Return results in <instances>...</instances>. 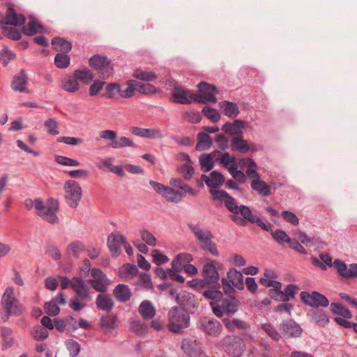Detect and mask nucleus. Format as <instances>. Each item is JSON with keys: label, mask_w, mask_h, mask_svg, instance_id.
I'll list each match as a JSON object with an SVG mask.
<instances>
[{"label": "nucleus", "mask_w": 357, "mask_h": 357, "mask_svg": "<svg viewBox=\"0 0 357 357\" xmlns=\"http://www.w3.org/2000/svg\"><path fill=\"white\" fill-rule=\"evenodd\" d=\"M167 329L175 334H183L190 324V316L186 310L181 307L174 306L171 307L167 314Z\"/></svg>", "instance_id": "obj_1"}, {"label": "nucleus", "mask_w": 357, "mask_h": 357, "mask_svg": "<svg viewBox=\"0 0 357 357\" xmlns=\"http://www.w3.org/2000/svg\"><path fill=\"white\" fill-rule=\"evenodd\" d=\"M3 310L1 314V319L3 322L8 320L10 316H20L22 314L21 306L18 300L14 296V289L12 287H6L1 301Z\"/></svg>", "instance_id": "obj_2"}, {"label": "nucleus", "mask_w": 357, "mask_h": 357, "mask_svg": "<svg viewBox=\"0 0 357 357\" xmlns=\"http://www.w3.org/2000/svg\"><path fill=\"white\" fill-rule=\"evenodd\" d=\"M189 229L199 241V247L202 250L208 252L215 257L219 256L217 245L212 241L213 235L210 230L200 229L193 225H190Z\"/></svg>", "instance_id": "obj_3"}, {"label": "nucleus", "mask_w": 357, "mask_h": 357, "mask_svg": "<svg viewBox=\"0 0 357 357\" xmlns=\"http://www.w3.org/2000/svg\"><path fill=\"white\" fill-rule=\"evenodd\" d=\"M197 87L199 89V93L192 94L190 96L192 100L202 104H206L208 102L211 103L217 102L215 95L218 94L219 91L214 84L203 81L199 82Z\"/></svg>", "instance_id": "obj_4"}, {"label": "nucleus", "mask_w": 357, "mask_h": 357, "mask_svg": "<svg viewBox=\"0 0 357 357\" xmlns=\"http://www.w3.org/2000/svg\"><path fill=\"white\" fill-rule=\"evenodd\" d=\"M220 301L221 304L215 302L210 303L213 312L217 317H222L224 314L228 317H232L238 310L240 303L234 296H230Z\"/></svg>", "instance_id": "obj_5"}, {"label": "nucleus", "mask_w": 357, "mask_h": 357, "mask_svg": "<svg viewBox=\"0 0 357 357\" xmlns=\"http://www.w3.org/2000/svg\"><path fill=\"white\" fill-rule=\"evenodd\" d=\"M89 66L98 72L104 79H108L114 72L112 61L107 56L101 54L93 55L89 61Z\"/></svg>", "instance_id": "obj_6"}, {"label": "nucleus", "mask_w": 357, "mask_h": 357, "mask_svg": "<svg viewBox=\"0 0 357 357\" xmlns=\"http://www.w3.org/2000/svg\"><path fill=\"white\" fill-rule=\"evenodd\" d=\"M197 328L211 337H219L223 331L222 324L215 318L206 316L199 317L197 321Z\"/></svg>", "instance_id": "obj_7"}, {"label": "nucleus", "mask_w": 357, "mask_h": 357, "mask_svg": "<svg viewBox=\"0 0 357 357\" xmlns=\"http://www.w3.org/2000/svg\"><path fill=\"white\" fill-rule=\"evenodd\" d=\"M64 191L67 204L70 208H77L82 196L79 184L74 180H69L64 184Z\"/></svg>", "instance_id": "obj_8"}, {"label": "nucleus", "mask_w": 357, "mask_h": 357, "mask_svg": "<svg viewBox=\"0 0 357 357\" xmlns=\"http://www.w3.org/2000/svg\"><path fill=\"white\" fill-rule=\"evenodd\" d=\"M176 302L183 310H186L188 313L193 314L199 307V303L196 296L188 291H183L176 296Z\"/></svg>", "instance_id": "obj_9"}, {"label": "nucleus", "mask_w": 357, "mask_h": 357, "mask_svg": "<svg viewBox=\"0 0 357 357\" xmlns=\"http://www.w3.org/2000/svg\"><path fill=\"white\" fill-rule=\"evenodd\" d=\"M301 301L309 306L318 308L319 307H327L329 305L328 298L323 294L313 291L312 293H309L305 291H303L300 294Z\"/></svg>", "instance_id": "obj_10"}, {"label": "nucleus", "mask_w": 357, "mask_h": 357, "mask_svg": "<svg viewBox=\"0 0 357 357\" xmlns=\"http://www.w3.org/2000/svg\"><path fill=\"white\" fill-rule=\"evenodd\" d=\"M225 353L234 357H240L243 354V346L236 336L227 335L220 341Z\"/></svg>", "instance_id": "obj_11"}, {"label": "nucleus", "mask_w": 357, "mask_h": 357, "mask_svg": "<svg viewBox=\"0 0 357 357\" xmlns=\"http://www.w3.org/2000/svg\"><path fill=\"white\" fill-rule=\"evenodd\" d=\"M282 337L287 339L298 337L301 335L302 328L292 319L283 320L279 326Z\"/></svg>", "instance_id": "obj_12"}, {"label": "nucleus", "mask_w": 357, "mask_h": 357, "mask_svg": "<svg viewBox=\"0 0 357 357\" xmlns=\"http://www.w3.org/2000/svg\"><path fill=\"white\" fill-rule=\"evenodd\" d=\"M126 243V238L119 231L111 233L107 238V246L114 257L120 255V249Z\"/></svg>", "instance_id": "obj_13"}, {"label": "nucleus", "mask_w": 357, "mask_h": 357, "mask_svg": "<svg viewBox=\"0 0 357 357\" xmlns=\"http://www.w3.org/2000/svg\"><path fill=\"white\" fill-rule=\"evenodd\" d=\"M338 274L345 278H357V264H351L349 268H347V264L340 260L335 259L333 265Z\"/></svg>", "instance_id": "obj_14"}, {"label": "nucleus", "mask_w": 357, "mask_h": 357, "mask_svg": "<svg viewBox=\"0 0 357 357\" xmlns=\"http://www.w3.org/2000/svg\"><path fill=\"white\" fill-rule=\"evenodd\" d=\"M26 17L22 14H17L13 7H8L3 20L0 21L1 24L12 25L19 26L24 24Z\"/></svg>", "instance_id": "obj_15"}, {"label": "nucleus", "mask_w": 357, "mask_h": 357, "mask_svg": "<svg viewBox=\"0 0 357 357\" xmlns=\"http://www.w3.org/2000/svg\"><path fill=\"white\" fill-rule=\"evenodd\" d=\"M71 287L80 298L83 300L90 298L89 287L82 278L73 277L72 278Z\"/></svg>", "instance_id": "obj_16"}, {"label": "nucleus", "mask_w": 357, "mask_h": 357, "mask_svg": "<svg viewBox=\"0 0 357 357\" xmlns=\"http://www.w3.org/2000/svg\"><path fill=\"white\" fill-rule=\"evenodd\" d=\"M194 94L188 89H185L181 86H174L172 90L173 101L181 105H188L191 103L190 96Z\"/></svg>", "instance_id": "obj_17"}, {"label": "nucleus", "mask_w": 357, "mask_h": 357, "mask_svg": "<svg viewBox=\"0 0 357 357\" xmlns=\"http://www.w3.org/2000/svg\"><path fill=\"white\" fill-rule=\"evenodd\" d=\"M245 126V121L241 119H236L234 122H226L222 127V130L230 136L238 137L243 135L242 129Z\"/></svg>", "instance_id": "obj_18"}, {"label": "nucleus", "mask_w": 357, "mask_h": 357, "mask_svg": "<svg viewBox=\"0 0 357 357\" xmlns=\"http://www.w3.org/2000/svg\"><path fill=\"white\" fill-rule=\"evenodd\" d=\"M201 178L205 182L208 187L211 188V189L219 188L225 181L224 176L217 171H213L211 172L210 178L206 174H202Z\"/></svg>", "instance_id": "obj_19"}, {"label": "nucleus", "mask_w": 357, "mask_h": 357, "mask_svg": "<svg viewBox=\"0 0 357 357\" xmlns=\"http://www.w3.org/2000/svg\"><path fill=\"white\" fill-rule=\"evenodd\" d=\"M113 295L117 301L124 303L130 300L131 291L128 285L119 284L114 287Z\"/></svg>", "instance_id": "obj_20"}, {"label": "nucleus", "mask_w": 357, "mask_h": 357, "mask_svg": "<svg viewBox=\"0 0 357 357\" xmlns=\"http://www.w3.org/2000/svg\"><path fill=\"white\" fill-rule=\"evenodd\" d=\"M27 77L24 70H21L20 73L16 75L12 81L11 88L15 91L26 92V85L27 84Z\"/></svg>", "instance_id": "obj_21"}, {"label": "nucleus", "mask_w": 357, "mask_h": 357, "mask_svg": "<svg viewBox=\"0 0 357 357\" xmlns=\"http://www.w3.org/2000/svg\"><path fill=\"white\" fill-rule=\"evenodd\" d=\"M202 276L204 278L208 279L215 284L219 282L220 276L213 261L206 263L202 269Z\"/></svg>", "instance_id": "obj_22"}, {"label": "nucleus", "mask_w": 357, "mask_h": 357, "mask_svg": "<svg viewBox=\"0 0 357 357\" xmlns=\"http://www.w3.org/2000/svg\"><path fill=\"white\" fill-rule=\"evenodd\" d=\"M57 210L58 202L54 201V204L47 207L43 212L39 213V215L45 221L54 225L59 222V218L56 214Z\"/></svg>", "instance_id": "obj_23"}, {"label": "nucleus", "mask_w": 357, "mask_h": 357, "mask_svg": "<svg viewBox=\"0 0 357 357\" xmlns=\"http://www.w3.org/2000/svg\"><path fill=\"white\" fill-rule=\"evenodd\" d=\"M96 304L98 309L110 312L114 307V301L109 294H98L96 299Z\"/></svg>", "instance_id": "obj_24"}, {"label": "nucleus", "mask_w": 357, "mask_h": 357, "mask_svg": "<svg viewBox=\"0 0 357 357\" xmlns=\"http://www.w3.org/2000/svg\"><path fill=\"white\" fill-rule=\"evenodd\" d=\"M213 286L208 287L207 290L202 292V295L205 298L212 300L213 301V302L218 303V302L222 300L223 296L220 291L221 285L219 282H217V284Z\"/></svg>", "instance_id": "obj_25"}, {"label": "nucleus", "mask_w": 357, "mask_h": 357, "mask_svg": "<svg viewBox=\"0 0 357 357\" xmlns=\"http://www.w3.org/2000/svg\"><path fill=\"white\" fill-rule=\"evenodd\" d=\"M250 185L253 190L263 197H268L272 193L271 186L260 178L252 179Z\"/></svg>", "instance_id": "obj_26"}, {"label": "nucleus", "mask_w": 357, "mask_h": 357, "mask_svg": "<svg viewBox=\"0 0 357 357\" xmlns=\"http://www.w3.org/2000/svg\"><path fill=\"white\" fill-rule=\"evenodd\" d=\"M230 147L232 151H238L241 153H246L250 149V145L248 142L243 138V135L233 137Z\"/></svg>", "instance_id": "obj_27"}, {"label": "nucleus", "mask_w": 357, "mask_h": 357, "mask_svg": "<svg viewBox=\"0 0 357 357\" xmlns=\"http://www.w3.org/2000/svg\"><path fill=\"white\" fill-rule=\"evenodd\" d=\"M227 278L238 289L243 290L244 289L243 275L241 272L235 268H231L227 272Z\"/></svg>", "instance_id": "obj_28"}, {"label": "nucleus", "mask_w": 357, "mask_h": 357, "mask_svg": "<svg viewBox=\"0 0 357 357\" xmlns=\"http://www.w3.org/2000/svg\"><path fill=\"white\" fill-rule=\"evenodd\" d=\"M140 315L144 319H152L156 312V310L150 301L145 300L141 303L138 307Z\"/></svg>", "instance_id": "obj_29"}, {"label": "nucleus", "mask_w": 357, "mask_h": 357, "mask_svg": "<svg viewBox=\"0 0 357 357\" xmlns=\"http://www.w3.org/2000/svg\"><path fill=\"white\" fill-rule=\"evenodd\" d=\"M312 320L319 326H325L329 322V318L326 312L318 308L310 310L308 314Z\"/></svg>", "instance_id": "obj_30"}, {"label": "nucleus", "mask_w": 357, "mask_h": 357, "mask_svg": "<svg viewBox=\"0 0 357 357\" xmlns=\"http://www.w3.org/2000/svg\"><path fill=\"white\" fill-rule=\"evenodd\" d=\"M223 324L229 332H234L236 328L238 329L245 330L248 328V324L238 319H233L231 320L229 318H223L222 319Z\"/></svg>", "instance_id": "obj_31"}, {"label": "nucleus", "mask_w": 357, "mask_h": 357, "mask_svg": "<svg viewBox=\"0 0 357 357\" xmlns=\"http://www.w3.org/2000/svg\"><path fill=\"white\" fill-rule=\"evenodd\" d=\"M219 106L223 114L227 116L236 117L239 114L238 107L235 102L224 100L219 103Z\"/></svg>", "instance_id": "obj_32"}, {"label": "nucleus", "mask_w": 357, "mask_h": 357, "mask_svg": "<svg viewBox=\"0 0 357 357\" xmlns=\"http://www.w3.org/2000/svg\"><path fill=\"white\" fill-rule=\"evenodd\" d=\"M135 136L149 139H160L163 135L159 129H149L135 127Z\"/></svg>", "instance_id": "obj_33"}, {"label": "nucleus", "mask_w": 357, "mask_h": 357, "mask_svg": "<svg viewBox=\"0 0 357 357\" xmlns=\"http://www.w3.org/2000/svg\"><path fill=\"white\" fill-rule=\"evenodd\" d=\"M212 143V138L208 134L200 132L197 134V142L195 149L199 151L208 150L211 148Z\"/></svg>", "instance_id": "obj_34"}, {"label": "nucleus", "mask_w": 357, "mask_h": 357, "mask_svg": "<svg viewBox=\"0 0 357 357\" xmlns=\"http://www.w3.org/2000/svg\"><path fill=\"white\" fill-rule=\"evenodd\" d=\"M1 332V337L3 342L1 344V349L3 351L7 350L10 348L14 343V338L13 337V330L10 328L2 326L0 328Z\"/></svg>", "instance_id": "obj_35"}, {"label": "nucleus", "mask_w": 357, "mask_h": 357, "mask_svg": "<svg viewBox=\"0 0 357 357\" xmlns=\"http://www.w3.org/2000/svg\"><path fill=\"white\" fill-rule=\"evenodd\" d=\"M52 45L54 50L59 52H68L72 49L70 41L59 36L52 38Z\"/></svg>", "instance_id": "obj_36"}, {"label": "nucleus", "mask_w": 357, "mask_h": 357, "mask_svg": "<svg viewBox=\"0 0 357 357\" xmlns=\"http://www.w3.org/2000/svg\"><path fill=\"white\" fill-rule=\"evenodd\" d=\"M162 196L169 202L178 203L182 200L185 194L167 186Z\"/></svg>", "instance_id": "obj_37"}, {"label": "nucleus", "mask_w": 357, "mask_h": 357, "mask_svg": "<svg viewBox=\"0 0 357 357\" xmlns=\"http://www.w3.org/2000/svg\"><path fill=\"white\" fill-rule=\"evenodd\" d=\"M137 274H139V279L137 282H135V284L142 286L147 290H152L153 289L151 275L144 272H139L137 266H135V275Z\"/></svg>", "instance_id": "obj_38"}, {"label": "nucleus", "mask_w": 357, "mask_h": 357, "mask_svg": "<svg viewBox=\"0 0 357 357\" xmlns=\"http://www.w3.org/2000/svg\"><path fill=\"white\" fill-rule=\"evenodd\" d=\"M331 310L333 314L340 315L345 319H351L353 317L351 312L347 307L338 303H332Z\"/></svg>", "instance_id": "obj_39"}, {"label": "nucleus", "mask_w": 357, "mask_h": 357, "mask_svg": "<svg viewBox=\"0 0 357 357\" xmlns=\"http://www.w3.org/2000/svg\"><path fill=\"white\" fill-rule=\"evenodd\" d=\"M135 91H138L144 95H150L160 93V89H157L151 84L135 82Z\"/></svg>", "instance_id": "obj_40"}, {"label": "nucleus", "mask_w": 357, "mask_h": 357, "mask_svg": "<svg viewBox=\"0 0 357 357\" xmlns=\"http://www.w3.org/2000/svg\"><path fill=\"white\" fill-rule=\"evenodd\" d=\"M260 328L266 332V333L275 342H279L282 339V335L275 328L273 325L270 323L262 324Z\"/></svg>", "instance_id": "obj_41"}, {"label": "nucleus", "mask_w": 357, "mask_h": 357, "mask_svg": "<svg viewBox=\"0 0 357 357\" xmlns=\"http://www.w3.org/2000/svg\"><path fill=\"white\" fill-rule=\"evenodd\" d=\"M195 347V342L189 338L184 339L181 342V349L190 357L196 356L197 352Z\"/></svg>", "instance_id": "obj_42"}, {"label": "nucleus", "mask_w": 357, "mask_h": 357, "mask_svg": "<svg viewBox=\"0 0 357 357\" xmlns=\"http://www.w3.org/2000/svg\"><path fill=\"white\" fill-rule=\"evenodd\" d=\"M73 76L77 80L83 82L85 84H89L94 77L93 73L90 70H76L73 73Z\"/></svg>", "instance_id": "obj_43"}, {"label": "nucleus", "mask_w": 357, "mask_h": 357, "mask_svg": "<svg viewBox=\"0 0 357 357\" xmlns=\"http://www.w3.org/2000/svg\"><path fill=\"white\" fill-rule=\"evenodd\" d=\"M201 168L204 172L211 171L214 166L213 158L210 154L204 153L199 156Z\"/></svg>", "instance_id": "obj_44"}, {"label": "nucleus", "mask_w": 357, "mask_h": 357, "mask_svg": "<svg viewBox=\"0 0 357 357\" xmlns=\"http://www.w3.org/2000/svg\"><path fill=\"white\" fill-rule=\"evenodd\" d=\"M84 251V244L79 241H75L70 243L67 247V252L72 254L75 258L79 257V255Z\"/></svg>", "instance_id": "obj_45"}, {"label": "nucleus", "mask_w": 357, "mask_h": 357, "mask_svg": "<svg viewBox=\"0 0 357 357\" xmlns=\"http://www.w3.org/2000/svg\"><path fill=\"white\" fill-rule=\"evenodd\" d=\"M65 344L69 352L70 357L78 356L81 351V347L77 341L73 339L67 340Z\"/></svg>", "instance_id": "obj_46"}, {"label": "nucleus", "mask_w": 357, "mask_h": 357, "mask_svg": "<svg viewBox=\"0 0 357 357\" xmlns=\"http://www.w3.org/2000/svg\"><path fill=\"white\" fill-rule=\"evenodd\" d=\"M202 113L213 123H216L220 119V114L219 112L217 111V109L211 107H204L202 109Z\"/></svg>", "instance_id": "obj_47"}, {"label": "nucleus", "mask_w": 357, "mask_h": 357, "mask_svg": "<svg viewBox=\"0 0 357 357\" xmlns=\"http://www.w3.org/2000/svg\"><path fill=\"white\" fill-rule=\"evenodd\" d=\"M157 77V75L153 71H146L141 69L135 70V79L151 82L155 80Z\"/></svg>", "instance_id": "obj_48"}, {"label": "nucleus", "mask_w": 357, "mask_h": 357, "mask_svg": "<svg viewBox=\"0 0 357 357\" xmlns=\"http://www.w3.org/2000/svg\"><path fill=\"white\" fill-rule=\"evenodd\" d=\"M70 62V58L68 55L63 53H57L54 57V64L60 69L66 68Z\"/></svg>", "instance_id": "obj_49"}, {"label": "nucleus", "mask_w": 357, "mask_h": 357, "mask_svg": "<svg viewBox=\"0 0 357 357\" xmlns=\"http://www.w3.org/2000/svg\"><path fill=\"white\" fill-rule=\"evenodd\" d=\"M272 238L278 243L282 244L284 243H289L291 241V238L287 234V233L280 229H277L275 231H271Z\"/></svg>", "instance_id": "obj_50"}, {"label": "nucleus", "mask_w": 357, "mask_h": 357, "mask_svg": "<svg viewBox=\"0 0 357 357\" xmlns=\"http://www.w3.org/2000/svg\"><path fill=\"white\" fill-rule=\"evenodd\" d=\"M84 264L86 266L85 269H82L84 272L86 273H88L89 271L91 272V274L92 277L93 278V280H106V275L99 268H94L92 269L89 268L90 266V261L88 259H86L84 261Z\"/></svg>", "instance_id": "obj_51"}, {"label": "nucleus", "mask_w": 357, "mask_h": 357, "mask_svg": "<svg viewBox=\"0 0 357 357\" xmlns=\"http://www.w3.org/2000/svg\"><path fill=\"white\" fill-rule=\"evenodd\" d=\"M119 275L123 279L132 278L134 276V264L128 263L123 265L119 268Z\"/></svg>", "instance_id": "obj_52"}, {"label": "nucleus", "mask_w": 357, "mask_h": 357, "mask_svg": "<svg viewBox=\"0 0 357 357\" xmlns=\"http://www.w3.org/2000/svg\"><path fill=\"white\" fill-rule=\"evenodd\" d=\"M79 84L76 78L70 77L63 84L62 89L69 93H75L79 90Z\"/></svg>", "instance_id": "obj_53"}, {"label": "nucleus", "mask_w": 357, "mask_h": 357, "mask_svg": "<svg viewBox=\"0 0 357 357\" xmlns=\"http://www.w3.org/2000/svg\"><path fill=\"white\" fill-rule=\"evenodd\" d=\"M151 255L153 257V262L158 266H160L169 261V257L162 254L159 250H153Z\"/></svg>", "instance_id": "obj_54"}, {"label": "nucleus", "mask_w": 357, "mask_h": 357, "mask_svg": "<svg viewBox=\"0 0 357 357\" xmlns=\"http://www.w3.org/2000/svg\"><path fill=\"white\" fill-rule=\"evenodd\" d=\"M238 213H241L243 219L247 222L254 224V220L257 217V215L253 214L250 208L245 205H241Z\"/></svg>", "instance_id": "obj_55"}, {"label": "nucleus", "mask_w": 357, "mask_h": 357, "mask_svg": "<svg viewBox=\"0 0 357 357\" xmlns=\"http://www.w3.org/2000/svg\"><path fill=\"white\" fill-rule=\"evenodd\" d=\"M44 310L49 316H56L60 313V307L52 299L44 305Z\"/></svg>", "instance_id": "obj_56"}, {"label": "nucleus", "mask_w": 357, "mask_h": 357, "mask_svg": "<svg viewBox=\"0 0 357 357\" xmlns=\"http://www.w3.org/2000/svg\"><path fill=\"white\" fill-rule=\"evenodd\" d=\"M116 319L114 316L105 315L100 319V325L107 330H112L116 327Z\"/></svg>", "instance_id": "obj_57"}, {"label": "nucleus", "mask_w": 357, "mask_h": 357, "mask_svg": "<svg viewBox=\"0 0 357 357\" xmlns=\"http://www.w3.org/2000/svg\"><path fill=\"white\" fill-rule=\"evenodd\" d=\"M15 58V54L9 50L6 46H4L3 49L0 51V61L3 66H6L8 62Z\"/></svg>", "instance_id": "obj_58"}, {"label": "nucleus", "mask_w": 357, "mask_h": 357, "mask_svg": "<svg viewBox=\"0 0 357 357\" xmlns=\"http://www.w3.org/2000/svg\"><path fill=\"white\" fill-rule=\"evenodd\" d=\"M32 335L36 340L43 341L47 338L49 332L44 327L38 325L33 328Z\"/></svg>", "instance_id": "obj_59"}, {"label": "nucleus", "mask_w": 357, "mask_h": 357, "mask_svg": "<svg viewBox=\"0 0 357 357\" xmlns=\"http://www.w3.org/2000/svg\"><path fill=\"white\" fill-rule=\"evenodd\" d=\"M1 29L2 33L9 39L19 40L22 37L21 32L16 29L3 26Z\"/></svg>", "instance_id": "obj_60"}, {"label": "nucleus", "mask_w": 357, "mask_h": 357, "mask_svg": "<svg viewBox=\"0 0 357 357\" xmlns=\"http://www.w3.org/2000/svg\"><path fill=\"white\" fill-rule=\"evenodd\" d=\"M281 288L282 287H275V289H270L268 290V295L271 298L276 301L282 302H284V299H287V297L283 295V291L281 290Z\"/></svg>", "instance_id": "obj_61"}, {"label": "nucleus", "mask_w": 357, "mask_h": 357, "mask_svg": "<svg viewBox=\"0 0 357 357\" xmlns=\"http://www.w3.org/2000/svg\"><path fill=\"white\" fill-rule=\"evenodd\" d=\"M298 288L296 285L290 284H288L284 289L283 295L285 296V297H287V299H284V302H288L290 299L294 298L296 294H297Z\"/></svg>", "instance_id": "obj_62"}, {"label": "nucleus", "mask_w": 357, "mask_h": 357, "mask_svg": "<svg viewBox=\"0 0 357 357\" xmlns=\"http://www.w3.org/2000/svg\"><path fill=\"white\" fill-rule=\"evenodd\" d=\"M225 206L232 213L238 214L240 206H237L234 198L229 195V197H227L226 200H225Z\"/></svg>", "instance_id": "obj_63"}, {"label": "nucleus", "mask_w": 357, "mask_h": 357, "mask_svg": "<svg viewBox=\"0 0 357 357\" xmlns=\"http://www.w3.org/2000/svg\"><path fill=\"white\" fill-rule=\"evenodd\" d=\"M281 215L286 222L291 224L292 225L295 226L299 223L298 218L293 212L289 211H283L281 213Z\"/></svg>", "instance_id": "obj_64"}]
</instances>
